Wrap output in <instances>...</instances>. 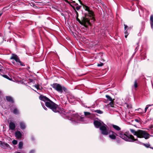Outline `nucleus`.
Wrapping results in <instances>:
<instances>
[{"label":"nucleus","mask_w":153,"mask_h":153,"mask_svg":"<svg viewBox=\"0 0 153 153\" xmlns=\"http://www.w3.org/2000/svg\"><path fill=\"white\" fill-rule=\"evenodd\" d=\"M39 99L45 103L46 106L51 109L55 113L58 112L60 113L61 108L58 105L54 102L48 98L42 95H41L39 97Z\"/></svg>","instance_id":"obj_1"},{"label":"nucleus","mask_w":153,"mask_h":153,"mask_svg":"<svg viewBox=\"0 0 153 153\" xmlns=\"http://www.w3.org/2000/svg\"><path fill=\"white\" fill-rule=\"evenodd\" d=\"M130 131L134 135L136 136L138 138H144L145 139H147L150 137V135L145 131L140 129H138L137 131L135 130L130 128Z\"/></svg>","instance_id":"obj_2"},{"label":"nucleus","mask_w":153,"mask_h":153,"mask_svg":"<svg viewBox=\"0 0 153 153\" xmlns=\"http://www.w3.org/2000/svg\"><path fill=\"white\" fill-rule=\"evenodd\" d=\"M76 14V20L81 25L84 26L86 27H87L89 25H91V23L88 20V19L86 18L88 16L86 14H84V16L81 17V19L78 18L79 14L76 9L74 10Z\"/></svg>","instance_id":"obj_3"},{"label":"nucleus","mask_w":153,"mask_h":153,"mask_svg":"<svg viewBox=\"0 0 153 153\" xmlns=\"http://www.w3.org/2000/svg\"><path fill=\"white\" fill-rule=\"evenodd\" d=\"M118 134L120 137L127 141L134 142L138 140L137 139H135L134 136L129 133V131H127L125 133L120 131Z\"/></svg>","instance_id":"obj_4"},{"label":"nucleus","mask_w":153,"mask_h":153,"mask_svg":"<svg viewBox=\"0 0 153 153\" xmlns=\"http://www.w3.org/2000/svg\"><path fill=\"white\" fill-rule=\"evenodd\" d=\"M83 7L84 9L86 11H88V13H85L88 16L86 17L87 19H88V21L90 22V20H91V22H94L96 20L94 18L95 15L94 12L91 10H90L89 7L87 6L83 5Z\"/></svg>","instance_id":"obj_5"},{"label":"nucleus","mask_w":153,"mask_h":153,"mask_svg":"<svg viewBox=\"0 0 153 153\" xmlns=\"http://www.w3.org/2000/svg\"><path fill=\"white\" fill-rule=\"evenodd\" d=\"M51 86L58 92L61 94L63 93V91L62 90V86L59 84L54 83L53 84H51Z\"/></svg>","instance_id":"obj_6"},{"label":"nucleus","mask_w":153,"mask_h":153,"mask_svg":"<svg viewBox=\"0 0 153 153\" xmlns=\"http://www.w3.org/2000/svg\"><path fill=\"white\" fill-rule=\"evenodd\" d=\"M107 126L105 124L102 125L100 127V129L101 131L102 134L105 135L108 134L109 131L108 129L107 128Z\"/></svg>","instance_id":"obj_7"},{"label":"nucleus","mask_w":153,"mask_h":153,"mask_svg":"<svg viewBox=\"0 0 153 153\" xmlns=\"http://www.w3.org/2000/svg\"><path fill=\"white\" fill-rule=\"evenodd\" d=\"M0 146L1 148L4 149H11L10 146L8 144L1 141H0Z\"/></svg>","instance_id":"obj_8"},{"label":"nucleus","mask_w":153,"mask_h":153,"mask_svg":"<svg viewBox=\"0 0 153 153\" xmlns=\"http://www.w3.org/2000/svg\"><path fill=\"white\" fill-rule=\"evenodd\" d=\"M109 137L112 139L115 140L116 139L115 135H117L114 132L111 130L109 131Z\"/></svg>","instance_id":"obj_9"},{"label":"nucleus","mask_w":153,"mask_h":153,"mask_svg":"<svg viewBox=\"0 0 153 153\" xmlns=\"http://www.w3.org/2000/svg\"><path fill=\"white\" fill-rule=\"evenodd\" d=\"M94 124L95 126L97 128H100L102 126L101 123L97 120H95L94 121Z\"/></svg>","instance_id":"obj_10"},{"label":"nucleus","mask_w":153,"mask_h":153,"mask_svg":"<svg viewBox=\"0 0 153 153\" xmlns=\"http://www.w3.org/2000/svg\"><path fill=\"white\" fill-rule=\"evenodd\" d=\"M10 59H13L15 60L16 62H19L20 60L19 58H18L17 56L15 54H13L12 56H11Z\"/></svg>","instance_id":"obj_11"},{"label":"nucleus","mask_w":153,"mask_h":153,"mask_svg":"<svg viewBox=\"0 0 153 153\" xmlns=\"http://www.w3.org/2000/svg\"><path fill=\"white\" fill-rule=\"evenodd\" d=\"M6 99L7 101L13 103L14 102V101L13 98L11 96H6Z\"/></svg>","instance_id":"obj_12"},{"label":"nucleus","mask_w":153,"mask_h":153,"mask_svg":"<svg viewBox=\"0 0 153 153\" xmlns=\"http://www.w3.org/2000/svg\"><path fill=\"white\" fill-rule=\"evenodd\" d=\"M15 136L17 138L20 139L22 137V134L20 131H17L15 132Z\"/></svg>","instance_id":"obj_13"},{"label":"nucleus","mask_w":153,"mask_h":153,"mask_svg":"<svg viewBox=\"0 0 153 153\" xmlns=\"http://www.w3.org/2000/svg\"><path fill=\"white\" fill-rule=\"evenodd\" d=\"M19 125L21 128L22 130H24L26 128V125L24 122L21 121L19 123Z\"/></svg>","instance_id":"obj_14"},{"label":"nucleus","mask_w":153,"mask_h":153,"mask_svg":"<svg viewBox=\"0 0 153 153\" xmlns=\"http://www.w3.org/2000/svg\"><path fill=\"white\" fill-rule=\"evenodd\" d=\"M9 127L10 129L11 130H14L16 127L15 124L12 122L10 123Z\"/></svg>","instance_id":"obj_15"},{"label":"nucleus","mask_w":153,"mask_h":153,"mask_svg":"<svg viewBox=\"0 0 153 153\" xmlns=\"http://www.w3.org/2000/svg\"><path fill=\"white\" fill-rule=\"evenodd\" d=\"M13 113L16 115H18L19 114V110L16 108H15L13 111Z\"/></svg>","instance_id":"obj_16"},{"label":"nucleus","mask_w":153,"mask_h":153,"mask_svg":"<svg viewBox=\"0 0 153 153\" xmlns=\"http://www.w3.org/2000/svg\"><path fill=\"white\" fill-rule=\"evenodd\" d=\"M112 126L117 131H119L121 130V128L117 126L113 125Z\"/></svg>","instance_id":"obj_17"},{"label":"nucleus","mask_w":153,"mask_h":153,"mask_svg":"<svg viewBox=\"0 0 153 153\" xmlns=\"http://www.w3.org/2000/svg\"><path fill=\"white\" fill-rule=\"evenodd\" d=\"M105 97L107 99V100L108 101H112V100H114L115 99H112L111 97L108 95H106Z\"/></svg>","instance_id":"obj_18"},{"label":"nucleus","mask_w":153,"mask_h":153,"mask_svg":"<svg viewBox=\"0 0 153 153\" xmlns=\"http://www.w3.org/2000/svg\"><path fill=\"white\" fill-rule=\"evenodd\" d=\"M62 90L65 93H69V91L68 89L64 86H62Z\"/></svg>","instance_id":"obj_19"},{"label":"nucleus","mask_w":153,"mask_h":153,"mask_svg":"<svg viewBox=\"0 0 153 153\" xmlns=\"http://www.w3.org/2000/svg\"><path fill=\"white\" fill-rule=\"evenodd\" d=\"M142 144L146 148H150V147H151V145L149 143L146 144L142 143Z\"/></svg>","instance_id":"obj_20"},{"label":"nucleus","mask_w":153,"mask_h":153,"mask_svg":"<svg viewBox=\"0 0 153 153\" xmlns=\"http://www.w3.org/2000/svg\"><path fill=\"white\" fill-rule=\"evenodd\" d=\"M134 86L135 88H136L138 87V82L137 79H135L134 81Z\"/></svg>","instance_id":"obj_21"},{"label":"nucleus","mask_w":153,"mask_h":153,"mask_svg":"<svg viewBox=\"0 0 153 153\" xmlns=\"http://www.w3.org/2000/svg\"><path fill=\"white\" fill-rule=\"evenodd\" d=\"M23 144V143L22 142H20L19 144V148L20 149H22V147Z\"/></svg>","instance_id":"obj_22"},{"label":"nucleus","mask_w":153,"mask_h":153,"mask_svg":"<svg viewBox=\"0 0 153 153\" xmlns=\"http://www.w3.org/2000/svg\"><path fill=\"white\" fill-rule=\"evenodd\" d=\"M94 112L99 114H102L103 113V111L100 110H94Z\"/></svg>","instance_id":"obj_23"},{"label":"nucleus","mask_w":153,"mask_h":153,"mask_svg":"<svg viewBox=\"0 0 153 153\" xmlns=\"http://www.w3.org/2000/svg\"><path fill=\"white\" fill-rule=\"evenodd\" d=\"M114 100H112V101H111L109 104V105L112 107H114Z\"/></svg>","instance_id":"obj_24"},{"label":"nucleus","mask_w":153,"mask_h":153,"mask_svg":"<svg viewBox=\"0 0 153 153\" xmlns=\"http://www.w3.org/2000/svg\"><path fill=\"white\" fill-rule=\"evenodd\" d=\"M125 105L128 109L132 108V106L131 105H129L127 103H125Z\"/></svg>","instance_id":"obj_25"},{"label":"nucleus","mask_w":153,"mask_h":153,"mask_svg":"<svg viewBox=\"0 0 153 153\" xmlns=\"http://www.w3.org/2000/svg\"><path fill=\"white\" fill-rule=\"evenodd\" d=\"M152 105H153V104H152V105H146V107L145 108V112H146V111H147V109H148L149 106H152Z\"/></svg>","instance_id":"obj_26"},{"label":"nucleus","mask_w":153,"mask_h":153,"mask_svg":"<svg viewBox=\"0 0 153 153\" xmlns=\"http://www.w3.org/2000/svg\"><path fill=\"white\" fill-rule=\"evenodd\" d=\"M124 33L125 34V37L126 38L128 34V29L126 30V31Z\"/></svg>","instance_id":"obj_27"},{"label":"nucleus","mask_w":153,"mask_h":153,"mask_svg":"<svg viewBox=\"0 0 153 153\" xmlns=\"http://www.w3.org/2000/svg\"><path fill=\"white\" fill-rule=\"evenodd\" d=\"M2 76L3 77H4V78H5L6 79H8V80H10V78L7 75H5V74H4V75H2Z\"/></svg>","instance_id":"obj_28"},{"label":"nucleus","mask_w":153,"mask_h":153,"mask_svg":"<svg viewBox=\"0 0 153 153\" xmlns=\"http://www.w3.org/2000/svg\"><path fill=\"white\" fill-rule=\"evenodd\" d=\"M12 143L13 145H16L17 143V141L14 140L12 141Z\"/></svg>","instance_id":"obj_29"},{"label":"nucleus","mask_w":153,"mask_h":153,"mask_svg":"<svg viewBox=\"0 0 153 153\" xmlns=\"http://www.w3.org/2000/svg\"><path fill=\"white\" fill-rule=\"evenodd\" d=\"M84 113L85 116H88L91 115V113L88 112H84Z\"/></svg>","instance_id":"obj_30"},{"label":"nucleus","mask_w":153,"mask_h":153,"mask_svg":"<svg viewBox=\"0 0 153 153\" xmlns=\"http://www.w3.org/2000/svg\"><path fill=\"white\" fill-rule=\"evenodd\" d=\"M81 7V6H77L75 8L76 10H79L80 9Z\"/></svg>","instance_id":"obj_31"},{"label":"nucleus","mask_w":153,"mask_h":153,"mask_svg":"<svg viewBox=\"0 0 153 153\" xmlns=\"http://www.w3.org/2000/svg\"><path fill=\"white\" fill-rule=\"evenodd\" d=\"M103 65V64L102 63L100 62V64H98L97 66L98 67H101Z\"/></svg>","instance_id":"obj_32"},{"label":"nucleus","mask_w":153,"mask_h":153,"mask_svg":"<svg viewBox=\"0 0 153 153\" xmlns=\"http://www.w3.org/2000/svg\"><path fill=\"white\" fill-rule=\"evenodd\" d=\"M34 87L38 90H40V89L39 88V84L37 85H35Z\"/></svg>","instance_id":"obj_33"},{"label":"nucleus","mask_w":153,"mask_h":153,"mask_svg":"<svg viewBox=\"0 0 153 153\" xmlns=\"http://www.w3.org/2000/svg\"><path fill=\"white\" fill-rule=\"evenodd\" d=\"M18 62L20 63V65L22 66H24L25 65H24V63L21 61L20 60Z\"/></svg>","instance_id":"obj_34"},{"label":"nucleus","mask_w":153,"mask_h":153,"mask_svg":"<svg viewBox=\"0 0 153 153\" xmlns=\"http://www.w3.org/2000/svg\"><path fill=\"white\" fill-rule=\"evenodd\" d=\"M124 30H127V29L128 28V27L127 25L124 24Z\"/></svg>","instance_id":"obj_35"},{"label":"nucleus","mask_w":153,"mask_h":153,"mask_svg":"<svg viewBox=\"0 0 153 153\" xmlns=\"http://www.w3.org/2000/svg\"><path fill=\"white\" fill-rule=\"evenodd\" d=\"M150 21L153 20V15H152L150 17Z\"/></svg>","instance_id":"obj_36"},{"label":"nucleus","mask_w":153,"mask_h":153,"mask_svg":"<svg viewBox=\"0 0 153 153\" xmlns=\"http://www.w3.org/2000/svg\"><path fill=\"white\" fill-rule=\"evenodd\" d=\"M151 26L152 28H153V20L150 21Z\"/></svg>","instance_id":"obj_37"},{"label":"nucleus","mask_w":153,"mask_h":153,"mask_svg":"<svg viewBox=\"0 0 153 153\" xmlns=\"http://www.w3.org/2000/svg\"><path fill=\"white\" fill-rule=\"evenodd\" d=\"M71 3L70 2V4H69L72 7L73 9L74 10L75 9V7L74 6H73V5H72L71 4Z\"/></svg>","instance_id":"obj_38"},{"label":"nucleus","mask_w":153,"mask_h":153,"mask_svg":"<svg viewBox=\"0 0 153 153\" xmlns=\"http://www.w3.org/2000/svg\"><path fill=\"white\" fill-rule=\"evenodd\" d=\"M35 151L34 150H31L29 152V153H34Z\"/></svg>","instance_id":"obj_39"},{"label":"nucleus","mask_w":153,"mask_h":153,"mask_svg":"<svg viewBox=\"0 0 153 153\" xmlns=\"http://www.w3.org/2000/svg\"><path fill=\"white\" fill-rule=\"evenodd\" d=\"M78 0L79 1V2L80 4L83 6V5L84 4H82L81 1V0Z\"/></svg>","instance_id":"obj_40"},{"label":"nucleus","mask_w":153,"mask_h":153,"mask_svg":"<svg viewBox=\"0 0 153 153\" xmlns=\"http://www.w3.org/2000/svg\"><path fill=\"white\" fill-rule=\"evenodd\" d=\"M64 1L67 3H68L69 4H70V2L68 1L67 0H65Z\"/></svg>","instance_id":"obj_41"},{"label":"nucleus","mask_w":153,"mask_h":153,"mask_svg":"<svg viewBox=\"0 0 153 153\" xmlns=\"http://www.w3.org/2000/svg\"><path fill=\"white\" fill-rule=\"evenodd\" d=\"M134 120L137 122L139 123V121L138 119H135Z\"/></svg>","instance_id":"obj_42"},{"label":"nucleus","mask_w":153,"mask_h":153,"mask_svg":"<svg viewBox=\"0 0 153 153\" xmlns=\"http://www.w3.org/2000/svg\"><path fill=\"white\" fill-rule=\"evenodd\" d=\"M29 80L30 82H32L33 81V80L32 79H30Z\"/></svg>","instance_id":"obj_43"},{"label":"nucleus","mask_w":153,"mask_h":153,"mask_svg":"<svg viewBox=\"0 0 153 153\" xmlns=\"http://www.w3.org/2000/svg\"><path fill=\"white\" fill-rule=\"evenodd\" d=\"M74 5L75 6H77L78 5V4L77 3H75Z\"/></svg>","instance_id":"obj_44"},{"label":"nucleus","mask_w":153,"mask_h":153,"mask_svg":"<svg viewBox=\"0 0 153 153\" xmlns=\"http://www.w3.org/2000/svg\"><path fill=\"white\" fill-rule=\"evenodd\" d=\"M44 108L46 110H47V108L45 107L44 106Z\"/></svg>","instance_id":"obj_45"},{"label":"nucleus","mask_w":153,"mask_h":153,"mask_svg":"<svg viewBox=\"0 0 153 153\" xmlns=\"http://www.w3.org/2000/svg\"><path fill=\"white\" fill-rule=\"evenodd\" d=\"M76 2L75 1H72V2H71V3H75Z\"/></svg>","instance_id":"obj_46"},{"label":"nucleus","mask_w":153,"mask_h":153,"mask_svg":"<svg viewBox=\"0 0 153 153\" xmlns=\"http://www.w3.org/2000/svg\"><path fill=\"white\" fill-rule=\"evenodd\" d=\"M131 27H128V29H131Z\"/></svg>","instance_id":"obj_47"},{"label":"nucleus","mask_w":153,"mask_h":153,"mask_svg":"<svg viewBox=\"0 0 153 153\" xmlns=\"http://www.w3.org/2000/svg\"><path fill=\"white\" fill-rule=\"evenodd\" d=\"M32 139L33 140H34V138L33 137H32Z\"/></svg>","instance_id":"obj_48"},{"label":"nucleus","mask_w":153,"mask_h":153,"mask_svg":"<svg viewBox=\"0 0 153 153\" xmlns=\"http://www.w3.org/2000/svg\"><path fill=\"white\" fill-rule=\"evenodd\" d=\"M2 13H0V16L2 15Z\"/></svg>","instance_id":"obj_49"},{"label":"nucleus","mask_w":153,"mask_h":153,"mask_svg":"<svg viewBox=\"0 0 153 153\" xmlns=\"http://www.w3.org/2000/svg\"><path fill=\"white\" fill-rule=\"evenodd\" d=\"M102 61H104V62L105 61V60H104V59H102Z\"/></svg>","instance_id":"obj_50"},{"label":"nucleus","mask_w":153,"mask_h":153,"mask_svg":"<svg viewBox=\"0 0 153 153\" xmlns=\"http://www.w3.org/2000/svg\"><path fill=\"white\" fill-rule=\"evenodd\" d=\"M150 148L151 149H153V147H150Z\"/></svg>","instance_id":"obj_51"},{"label":"nucleus","mask_w":153,"mask_h":153,"mask_svg":"<svg viewBox=\"0 0 153 153\" xmlns=\"http://www.w3.org/2000/svg\"><path fill=\"white\" fill-rule=\"evenodd\" d=\"M28 68L29 69L30 68V67H28Z\"/></svg>","instance_id":"obj_52"},{"label":"nucleus","mask_w":153,"mask_h":153,"mask_svg":"<svg viewBox=\"0 0 153 153\" xmlns=\"http://www.w3.org/2000/svg\"><path fill=\"white\" fill-rule=\"evenodd\" d=\"M1 91H0V94H1Z\"/></svg>","instance_id":"obj_53"},{"label":"nucleus","mask_w":153,"mask_h":153,"mask_svg":"<svg viewBox=\"0 0 153 153\" xmlns=\"http://www.w3.org/2000/svg\"><path fill=\"white\" fill-rule=\"evenodd\" d=\"M16 153H21L20 152H17Z\"/></svg>","instance_id":"obj_54"},{"label":"nucleus","mask_w":153,"mask_h":153,"mask_svg":"<svg viewBox=\"0 0 153 153\" xmlns=\"http://www.w3.org/2000/svg\"><path fill=\"white\" fill-rule=\"evenodd\" d=\"M0 71H1V69L0 68Z\"/></svg>","instance_id":"obj_55"}]
</instances>
